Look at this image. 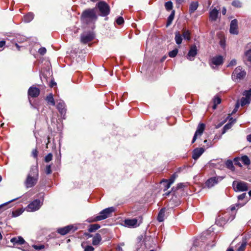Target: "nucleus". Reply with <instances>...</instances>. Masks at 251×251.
<instances>
[{"mask_svg":"<svg viewBox=\"0 0 251 251\" xmlns=\"http://www.w3.org/2000/svg\"><path fill=\"white\" fill-rule=\"evenodd\" d=\"M38 179V169L37 166H32L25 182L27 188L34 186Z\"/></svg>","mask_w":251,"mask_h":251,"instance_id":"nucleus-1","label":"nucleus"},{"mask_svg":"<svg viewBox=\"0 0 251 251\" xmlns=\"http://www.w3.org/2000/svg\"><path fill=\"white\" fill-rule=\"evenodd\" d=\"M114 210L115 208L113 207L105 208L100 212L99 215L88 218L87 221L89 223H93L104 220L110 217L111 214L114 212Z\"/></svg>","mask_w":251,"mask_h":251,"instance_id":"nucleus-2","label":"nucleus"},{"mask_svg":"<svg viewBox=\"0 0 251 251\" xmlns=\"http://www.w3.org/2000/svg\"><path fill=\"white\" fill-rule=\"evenodd\" d=\"M81 19L83 23L87 24L93 23L97 19L95 9H91L85 10L82 14Z\"/></svg>","mask_w":251,"mask_h":251,"instance_id":"nucleus-3","label":"nucleus"},{"mask_svg":"<svg viewBox=\"0 0 251 251\" xmlns=\"http://www.w3.org/2000/svg\"><path fill=\"white\" fill-rule=\"evenodd\" d=\"M246 75V72L241 66L236 67L232 74V79L234 81H239Z\"/></svg>","mask_w":251,"mask_h":251,"instance_id":"nucleus-4","label":"nucleus"},{"mask_svg":"<svg viewBox=\"0 0 251 251\" xmlns=\"http://www.w3.org/2000/svg\"><path fill=\"white\" fill-rule=\"evenodd\" d=\"M97 6L102 16H106L109 14L110 7L104 1H100L97 4Z\"/></svg>","mask_w":251,"mask_h":251,"instance_id":"nucleus-5","label":"nucleus"},{"mask_svg":"<svg viewBox=\"0 0 251 251\" xmlns=\"http://www.w3.org/2000/svg\"><path fill=\"white\" fill-rule=\"evenodd\" d=\"M43 204V201L36 199L31 202L26 207L28 212H34L40 209Z\"/></svg>","mask_w":251,"mask_h":251,"instance_id":"nucleus-6","label":"nucleus"},{"mask_svg":"<svg viewBox=\"0 0 251 251\" xmlns=\"http://www.w3.org/2000/svg\"><path fill=\"white\" fill-rule=\"evenodd\" d=\"M232 186L235 191H246L248 189V184L244 181H234Z\"/></svg>","mask_w":251,"mask_h":251,"instance_id":"nucleus-7","label":"nucleus"},{"mask_svg":"<svg viewBox=\"0 0 251 251\" xmlns=\"http://www.w3.org/2000/svg\"><path fill=\"white\" fill-rule=\"evenodd\" d=\"M124 222L125 226L128 227L134 228L138 226L142 223V221L138 222L137 219L134 218L132 219H126Z\"/></svg>","mask_w":251,"mask_h":251,"instance_id":"nucleus-8","label":"nucleus"},{"mask_svg":"<svg viewBox=\"0 0 251 251\" xmlns=\"http://www.w3.org/2000/svg\"><path fill=\"white\" fill-rule=\"evenodd\" d=\"M223 178L224 177L220 176L211 177L206 181L205 185L208 188H211L221 181Z\"/></svg>","mask_w":251,"mask_h":251,"instance_id":"nucleus-9","label":"nucleus"},{"mask_svg":"<svg viewBox=\"0 0 251 251\" xmlns=\"http://www.w3.org/2000/svg\"><path fill=\"white\" fill-rule=\"evenodd\" d=\"M76 228L73 225H69L65 227L59 228L57 229V232L61 235H64L70 232L71 231H75L76 230Z\"/></svg>","mask_w":251,"mask_h":251,"instance_id":"nucleus-10","label":"nucleus"},{"mask_svg":"<svg viewBox=\"0 0 251 251\" xmlns=\"http://www.w3.org/2000/svg\"><path fill=\"white\" fill-rule=\"evenodd\" d=\"M205 128V125L204 124H200L197 128L196 131L193 137L192 143H194L197 139V136H201Z\"/></svg>","mask_w":251,"mask_h":251,"instance_id":"nucleus-11","label":"nucleus"},{"mask_svg":"<svg viewBox=\"0 0 251 251\" xmlns=\"http://www.w3.org/2000/svg\"><path fill=\"white\" fill-rule=\"evenodd\" d=\"M198 52L197 48L196 45H193L191 47L190 49L187 54V58L189 60H193Z\"/></svg>","mask_w":251,"mask_h":251,"instance_id":"nucleus-12","label":"nucleus"},{"mask_svg":"<svg viewBox=\"0 0 251 251\" xmlns=\"http://www.w3.org/2000/svg\"><path fill=\"white\" fill-rule=\"evenodd\" d=\"M229 31L232 34H237L238 33L237 21L236 19L231 21Z\"/></svg>","mask_w":251,"mask_h":251,"instance_id":"nucleus-13","label":"nucleus"},{"mask_svg":"<svg viewBox=\"0 0 251 251\" xmlns=\"http://www.w3.org/2000/svg\"><path fill=\"white\" fill-rule=\"evenodd\" d=\"M94 38V35L92 33H84L81 36V41L83 43H87L92 41Z\"/></svg>","mask_w":251,"mask_h":251,"instance_id":"nucleus-14","label":"nucleus"},{"mask_svg":"<svg viewBox=\"0 0 251 251\" xmlns=\"http://www.w3.org/2000/svg\"><path fill=\"white\" fill-rule=\"evenodd\" d=\"M40 94V90L36 87H31L28 91V94L29 96L36 98Z\"/></svg>","mask_w":251,"mask_h":251,"instance_id":"nucleus-15","label":"nucleus"},{"mask_svg":"<svg viewBox=\"0 0 251 251\" xmlns=\"http://www.w3.org/2000/svg\"><path fill=\"white\" fill-rule=\"evenodd\" d=\"M204 150L202 148H196L193 151V158L195 160L198 159L203 153Z\"/></svg>","mask_w":251,"mask_h":251,"instance_id":"nucleus-16","label":"nucleus"},{"mask_svg":"<svg viewBox=\"0 0 251 251\" xmlns=\"http://www.w3.org/2000/svg\"><path fill=\"white\" fill-rule=\"evenodd\" d=\"M211 62L216 66L221 65L223 62V58L221 55L213 57L211 59Z\"/></svg>","mask_w":251,"mask_h":251,"instance_id":"nucleus-17","label":"nucleus"},{"mask_svg":"<svg viewBox=\"0 0 251 251\" xmlns=\"http://www.w3.org/2000/svg\"><path fill=\"white\" fill-rule=\"evenodd\" d=\"M10 241L14 245H22L25 243L24 239L21 236L13 237L11 239Z\"/></svg>","mask_w":251,"mask_h":251,"instance_id":"nucleus-18","label":"nucleus"},{"mask_svg":"<svg viewBox=\"0 0 251 251\" xmlns=\"http://www.w3.org/2000/svg\"><path fill=\"white\" fill-rule=\"evenodd\" d=\"M57 109L61 115H64L66 113L65 104L64 102L61 101L59 102L56 106Z\"/></svg>","mask_w":251,"mask_h":251,"instance_id":"nucleus-19","label":"nucleus"},{"mask_svg":"<svg viewBox=\"0 0 251 251\" xmlns=\"http://www.w3.org/2000/svg\"><path fill=\"white\" fill-rule=\"evenodd\" d=\"M101 241V235L99 233H97L93 237L92 244L94 246H98L100 244Z\"/></svg>","mask_w":251,"mask_h":251,"instance_id":"nucleus-20","label":"nucleus"},{"mask_svg":"<svg viewBox=\"0 0 251 251\" xmlns=\"http://www.w3.org/2000/svg\"><path fill=\"white\" fill-rule=\"evenodd\" d=\"M218 14V11L216 9H213L210 12L209 14V17L211 20L215 21L217 19V16Z\"/></svg>","mask_w":251,"mask_h":251,"instance_id":"nucleus-21","label":"nucleus"},{"mask_svg":"<svg viewBox=\"0 0 251 251\" xmlns=\"http://www.w3.org/2000/svg\"><path fill=\"white\" fill-rule=\"evenodd\" d=\"M18 198L13 199L8 202H6L4 203H3L1 205H0V213L2 212L3 211L5 210L7 208H8L9 207L8 206V205L12 201L18 199Z\"/></svg>","mask_w":251,"mask_h":251,"instance_id":"nucleus-22","label":"nucleus"},{"mask_svg":"<svg viewBox=\"0 0 251 251\" xmlns=\"http://www.w3.org/2000/svg\"><path fill=\"white\" fill-rule=\"evenodd\" d=\"M48 103L54 106L55 105V101L53 97V95L50 93L46 97V99Z\"/></svg>","mask_w":251,"mask_h":251,"instance_id":"nucleus-23","label":"nucleus"},{"mask_svg":"<svg viewBox=\"0 0 251 251\" xmlns=\"http://www.w3.org/2000/svg\"><path fill=\"white\" fill-rule=\"evenodd\" d=\"M175 40L177 45L182 43V38L179 31L176 32Z\"/></svg>","mask_w":251,"mask_h":251,"instance_id":"nucleus-24","label":"nucleus"},{"mask_svg":"<svg viewBox=\"0 0 251 251\" xmlns=\"http://www.w3.org/2000/svg\"><path fill=\"white\" fill-rule=\"evenodd\" d=\"M230 122L229 123H228L226 124L223 127V133H225L227 130L230 129L232 126V124L235 122V119H233L232 118H231L230 120Z\"/></svg>","mask_w":251,"mask_h":251,"instance_id":"nucleus-25","label":"nucleus"},{"mask_svg":"<svg viewBox=\"0 0 251 251\" xmlns=\"http://www.w3.org/2000/svg\"><path fill=\"white\" fill-rule=\"evenodd\" d=\"M33 17L34 15L33 13H28L24 16L23 20L25 23H29L33 19Z\"/></svg>","mask_w":251,"mask_h":251,"instance_id":"nucleus-26","label":"nucleus"},{"mask_svg":"<svg viewBox=\"0 0 251 251\" xmlns=\"http://www.w3.org/2000/svg\"><path fill=\"white\" fill-rule=\"evenodd\" d=\"M198 7V2H192L189 8V12L191 14L195 11Z\"/></svg>","mask_w":251,"mask_h":251,"instance_id":"nucleus-27","label":"nucleus"},{"mask_svg":"<svg viewBox=\"0 0 251 251\" xmlns=\"http://www.w3.org/2000/svg\"><path fill=\"white\" fill-rule=\"evenodd\" d=\"M160 183L164 186V191L168 190L172 185L168 182V179H163Z\"/></svg>","mask_w":251,"mask_h":251,"instance_id":"nucleus-28","label":"nucleus"},{"mask_svg":"<svg viewBox=\"0 0 251 251\" xmlns=\"http://www.w3.org/2000/svg\"><path fill=\"white\" fill-rule=\"evenodd\" d=\"M165 215V209L162 208L158 215L157 220L159 222H162L164 220V217Z\"/></svg>","mask_w":251,"mask_h":251,"instance_id":"nucleus-29","label":"nucleus"},{"mask_svg":"<svg viewBox=\"0 0 251 251\" xmlns=\"http://www.w3.org/2000/svg\"><path fill=\"white\" fill-rule=\"evenodd\" d=\"M175 13V12L174 10L172 11L171 14L170 15V16L168 18L167 25H166L167 26H169L172 24V21H173V20L174 19Z\"/></svg>","mask_w":251,"mask_h":251,"instance_id":"nucleus-30","label":"nucleus"},{"mask_svg":"<svg viewBox=\"0 0 251 251\" xmlns=\"http://www.w3.org/2000/svg\"><path fill=\"white\" fill-rule=\"evenodd\" d=\"M191 33L189 30H183V37L185 40H187L188 41L190 40L191 39Z\"/></svg>","mask_w":251,"mask_h":251,"instance_id":"nucleus-31","label":"nucleus"},{"mask_svg":"<svg viewBox=\"0 0 251 251\" xmlns=\"http://www.w3.org/2000/svg\"><path fill=\"white\" fill-rule=\"evenodd\" d=\"M100 228V226L99 224H93L90 226L88 231L90 232H94Z\"/></svg>","mask_w":251,"mask_h":251,"instance_id":"nucleus-32","label":"nucleus"},{"mask_svg":"<svg viewBox=\"0 0 251 251\" xmlns=\"http://www.w3.org/2000/svg\"><path fill=\"white\" fill-rule=\"evenodd\" d=\"M251 100L246 97H243L241 99V105L243 106L246 104L250 103Z\"/></svg>","mask_w":251,"mask_h":251,"instance_id":"nucleus-33","label":"nucleus"},{"mask_svg":"<svg viewBox=\"0 0 251 251\" xmlns=\"http://www.w3.org/2000/svg\"><path fill=\"white\" fill-rule=\"evenodd\" d=\"M23 211L22 209H17L12 213V216L13 217H16L20 216L23 213Z\"/></svg>","mask_w":251,"mask_h":251,"instance_id":"nucleus-34","label":"nucleus"},{"mask_svg":"<svg viewBox=\"0 0 251 251\" xmlns=\"http://www.w3.org/2000/svg\"><path fill=\"white\" fill-rule=\"evenodd\" d=\"M165 7L167 11H170L173 8V3L171 1H167L165 4Z\"/></svg>","mask_w":251,"mask_h":251,"instance_id":"nucleus-35","label":"nucleus"},{"mask_svg":"<svg viewBox=\"0 0 251 251\" xmlns=\"http://www.w3.org/2000/svg\"><path fill=\"white\" fill-rule=\"evenodd\" d=\"M242 162L245 165H249L250 163V160L247 156H243L241 158Z\"/></svg>","mask_w":251,"mask_h":251,"instance_id":"nucleus-36","label":"nucleus"},{"mask_svg":"<svg viewBox=\"0 0 251 251\" xmlns=\"http://www.w3.org/2000/svg\"><path fill=\"white\" fill-rule=\"evenodd\" d=\"M226 166L227 168L233 170L234 169V166L231 160H227L226 163Z\"/></svg>","mask_w":251,"mask_h":251,"instance_id":"nucleus-37","label":"nucleus"},{"mask_svg":"<svg viewBox=\"0 0 251 251\" xmlns=\"http://www.w3.org/2000/svg\"><path fill=\"white\" fill-rule=\"evenodd\" d=\"M177 53L178 50L177 49H175L169 52V55L171 57H174L177 55Z\"/></svg>","mask_w":251,"mask_h":251,"instance_id":"nucleus-38","label":"nucleus"},{"mask_svg":"<svg viewBox=\"0 0 251 251\" xmlns=\"http://www.w3.org/2000/svg\"><path fill=\"white\" fill-rule=\"evenodd\" d=\"M247 243L246 241L243 242L241 246L237 249V251H244L246 247Z\"/></svg>","mask_w":251,"mask_h":251,"instance_id":"nucleus-39","label":"nucleus"},{"mask_svg":"<svg viewBox=\"0 0 251 251\" xmlns=\"http://www.w3.org/2000/svg\"><path fill=\"white\" fill-rule=\"evenodd\" d=\"M221 99L220 98H219V97L215 98L214 99V105L213 106V108L214 109H215L216 107V105L217 104H220L221 103Z\"/></svg>","mask_w":251,"mask_h":251,"instance_id":"nucleus-40","label":"nucleus"},{"mask_svg":"<svg viewBox=\"0 0 251 251\" xmlns=\"http://www.w3.org/2000/svg\"><path fill=\"white\" fill-rule=\"evenodd\" d=\"M245 57L248 61H251V50H247L245 52Z\"/></svg>","mask_w":251,"mask_h":251,"instance_id":"nucleus-41","label":"nucleus"},{"mask_svg":"<svg viewBox=\"0 0 251 251\" xmlns=\"http://www.w3.org/2000/svg\"><path fill=\"white\" fill-rule=\"evenodd\" d=\"M243 95L245 96L246 98H249L250 100H251V89L244 91L243 93Z\"/></svg>","mask_w":251,"mask_h":251,"instance_id":"nucleus-42","label":"nucleus"},{"mask_svg":"<svg viewBox=\"0 0 251 251\" xmlns=\"http://www.w3.org/2000/svg\"><path fill=\"white\" fill-rule=\"evenodd\" d=\"M232 5L236 7H241V3L240 2V1H239L238 0H233L232 2Z\"/></svg>","mask_w":251,"mask_h":251,"instance_id":"nucleus-43","label":"nucleus"},{"mask_svg":"<svg viewBox=\"0 0 251 251\" xmlns=\"http://www.w3.org/2000/svg\"><path fill=\"white\" fill-rule=\"evenodd\" d=\"M52 155L51 153H49L46 156L45 158V161L46 162H49L52 160Z\"/></svg>","mask_w":251,"mask_h":251,"instance_id":"nucleus-44","label":"nucleus"},{"mask_svg":"<svg viewBox=\"0 0 251 251\" xmlns=\"http://www.w3.org/2000/svg\"><path fill=\"white\" fill-rule=\"evenodd\" d=\"M116 22L118 25H121L124 23V20L122 17H119L117 19Z\"/></svg>","mask_w":251,"mask_h":251,"instance_id":"nucleus-45","label":"nucleus"},{"mask_svg":"<svg viewBox=\"0 0 251 251\" xmlns=\"http://www.w3.org/2000/svg\"><path fill=\"white\" fill-rule=\"evenodd\" d=\"M236 64H237L236 60L235 59H233L230 61V62L229 63V64L227 65V67H233L234 66H235L236 65Z\"/></svg>","mask_w":251,"mask_h":251,"instance_id":"nucleus-46","label":"nucleus"},{"mask_svg":"<svg viewBox=\"0 0 251 251\" xmlns=\"http://www.w3.org/2000/svg\"><path fill=\"white\" fill-rule=\"evenodd\" d=\"M176 178V175L175 174L173 175L168 180V182L172 184Z\"/></svg>","mask_w":251,"mask_h":251,"instance_id":"nucleus-47","label":"nucleus"},{"mask_svg":"<svg viewBox=\"0 0 251 251\" xmlns=\"http://www.w3.org/2000/svg\"><path fill=\"white\" fill-rule=\"evenodd\" d=\"M32 246L36 250H40L43 249L45 247L43 245H33Z\"/></svg>","mask_w":251,"mask_h":251,"instance_id":"nucleus-48","label":"nucleus"},{"mask_svg":"<svg viewBox=\"0 0 251 251\" xmlns=\"http://www.w3.org/2000/svg\"><path fill=\"white\" fill-rule=\"evenodd\" d=\"M47 51L46 49L45 48L42 47L39 49L38 52L41 55H44L46 53Z\"/></svg>","mask_w":251,"mask_h":251,"instance_id":"nucleus-49","label":"nucleus"},{"mask_svg":"<svg viewBox=\"0 0 251 251\" xmlns=\"http://www.w3.org/2000/svg\"><path fill=\"white\" fill-rule=\"evenodd\" d=\"M46 173L47 175H49L51 173V166L50 165H48L46 166V170H45Z\"/></svg>","mask_w":251,"mask_h":251,"instance_id":"nucleus-50","label":"nucleus"},{"mask_svg":"<svg viewBox=\"0 0 251 251\" xmlns=\"http://www.w3.org/2000/svg\"><path fill=\"white\" fill-rule=\"evenodd\" d=\"M94 248L91 246H87L85 249L84 251H94Z\"/></svg>","mask_w":251,"mask_h":251,"instance_id":"nucleus-51","label":"nucleus"},{"mask_svg":"<svg viewBox=\"0 0 251 251\" xmlns=\"http://www.w3.org/2000/svg\"><path fill=\"white\" fill-rule=\"evenodd\" d=\"M246 195V193H243L238 197L239 201H242L244 199Z\"/></svg>","mask_w":251,"mask_h":251,"instance_id":"nucleus-52","label":"nucleus"},{"mask_svg":"<svg viewBox=\"0 0 251 251\" xmlns=\"http://www.w3.org/2000/svg\"><path fill=\"white\" fill-rule=\"evenodd\" d=\"M32 155L34 157L36 158L37 156L38 152L36 149H34L32 151Z\"/></svg>","mask_w":251,"mask_h":251,"instance_id":"nucleus-53","label":"nucleus"},{"mask_svg":"<svg viewBox=\"0 0 251 251\" xmlns=\"http://www.w3.org/2000/svg\"><path fill=\"white\" fill-rule=\"evenodd\" d=\"M239 107V104H238V103H237V104H236V106H235V108L234 109V110H233V111H232V113H235V112L237 111V110H238V109Z\"/></svg>","mask_w":251,"mask_h":251,"instance_id":"nucleus-54","label":"nucleus"},{"mask_svg":"<svg viewBox=\"0 0 251 251\" xmlns=\"http://www.w3.org/2000/svg\"><path fill=\"white\" fill-rule=\"evenodd\" d=\"M56 85V83L54 81V80H51L50 83V86L51 87H53L54 86Z\"/></svg>","mask_w":251,"mask_h":251,"instance_id":"nucleus-55","label":"nucleus"},{"mask_svg":"<svg viewBox=\"0 0 251 251\" xmlns=\"http://www.w3.org/2000/svg\"><path fill=\"white\" fill-rule=\"evenodd\" d=\"M184 185L182 183H178L177 185V189H180L183 187Z\"/></svg>","mask_w":251,"mask_h":251,"instance_id":"nucleus-56","label":"nucleus"},{"mask_svg":"<svg viewBox=\"0 0 251 251\" xmlns=\"http://www.w3.org/2000/svg\"><path fill=\"white\" fill-rule=\"evenodd\" d=\"M5 44V42L4 41H0V48L3 47Z\"/></svg>","mask_w":251,"mask_h":251,"instance_id":"nucleus-57","label":"nucleus"},{"mask_svg":"<svg viewBox=\"0 0 251 251\" xmlns=\"http://www.w3.org/2000/svg\"><path fill=\"white\" fill-rule=\"evenodd\" d=\"M247 139L249 142H251V133L247 136Z\"/></svg>","mask_w":251,"mask_h":251,"instance_id":"nucleus-58","label":"nucleus"},{"mask_svg":"<svg viewBox=\"0 0 251 251\" xmlns=\"http://www.w3.org/2000/svg\"><path fill=\"white\" fill-rule=\"evenodd\" d=\"M226 8L225 7H223V8L222 9V14L223 15H225L226 14Z\"/></svg>","mask_w":251,"mask_h":251,"instance_id":"nucleus-59","label":"nucleus"},{"mask_svg":"<svg viewBox=\"0 0 251 251\" xmlns=\"http://www.w3.org/2000/svg\"><path fill=\"white\" fill-rule=\"evenodd\" d=\"M15 46L16 47V48H17L18 50H20V46H19V45L18 44L16 43L15 44Z\"/></svg>","mask_w":251,"mask_h":251,"instance_id":"nucleus-60","label":"nucleus"},{"mask_svg":"<svg viewBox=\"0 0 251 251\" xmlns=\"http://www.w3.org/2000/svg\"><path fill=\"white\" fill-rule=\"evenodd\" d=\"M235 206H231V211H233V210H235Z\"/></svg>","mask_w":251,"mask_h":251,"instance_id":"nucleus-61","label":"nucleus"},{"mask_svg":"<svg viewBox=\"0 0 251 251\" xmlns=\"http://www.w3.org/2000/svg\"><path fill=\"white\" fill-rule=\"evenodd\" d=\"M226 251H234V250L231 248H229V249H228Z\"/></svg>","mask_w":251,"mask_h":251,"instance_id":"nucleus-62","label":"nucleus"},{"mask_svg":"<svg viewBox=\"0 0 251 251\" xmlns=\"http://www.w3.org/2000/svg\"><path fill=\"white\" fill-rule=\"evenodd\" d=\"M244 204H245V203H242V204L238 203V204H237V205L238 206V205H240V206H242L243 205H244Z\"/></svg>","mask_w":251,"mask_h":251,"instance_id":"nucleus-63","label":"nucleus"},{"mask_svg":"<svg viewBox=\"0 0 251 251\" xmlns=\"http://www.w3.org/2000/svg\"><path fill=\"white\" fill-rule=\"evenodd\" d=\"M249 195H250V197H251V190H250L249 192Z\"/></svg>","mask_w":251,"mask_h":251,"instance_id":"nucleus-64","label":"nucleus"}]
</instances>
